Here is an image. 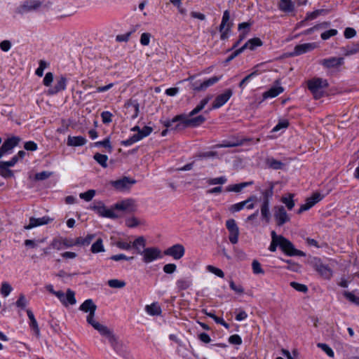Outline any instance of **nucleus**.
<instances>
[{
  "label": "nucleus",
  "mask_w": 359,
  "mask_h": 359,
  "mask_svg": "<svg viewBox=\"0 0 359 359\" xmlns=\"http://www.w3.org/2000/svg\"><path fill=\"white\" fill-rule=\"evenodd\" d=\"M113 208L114 211L117 210L121 211L134 212L136 209V205L133 199L128 198L115 203L113 206Z\"/></svg>",
  "instance_id": "nucleus-11"
},
{
  "label": "nucleus",
  "mask_w": 359,
  "mask_h": 359,
  "mask_svg": "<svg viewBox=\"0 0 359 359\" xmlns=\"http://www.w3.org/2000/svg\"><path fill=\"white\" fill-rule=\"evenodd\" d=\"M194 78L195 76H190L187 79L188 81H191V88L194 90H196V91H202L203 90V88L202 86V82L203 81H194Z\"/></svg>",
  "instance_id": "nucleus-46"
},
{
  "label": "nucleus",
  "mask_w": 359,
  "mask_h": 359,
  "mask_svg": "<svg viewBox=\"0 0 359 359\" xmlns=\"http://www.w3.org/2000/svg\"><path fill=\"white\" fill-rule=\"evenodd\" d=\"M344 63L343 57H332L321 60L320 64L327 69L339 67Z\"/></svg>",
  "instance_id": "nucleus-19"
},
{
  "label": "nucleus",
  "mask_w": 359,
  "mask_h": 359,
  "mask_svg": "<svg viewBox=\"0 0 359 359\" xmlns=\"http://www.w3.org/2000/svg\"><path fill=\"white\" fill-rule=\"evenodd\" d=\"M290 286L298 292L306 293L308 291V287L304 284H301L297 282H291Z\"/></svg>",
  "instance_id": "nucleus-58"
},
{
  "label": "nucleus",
  "mask_w": 359,
  "mask_h": 359,
  "mask_svg": "<svg viewBox=\"0 0 359 359\" xmlns=\"http://www.w3.org/2000/svg\"><path fill=\"white\" fill-rule=\"evenodd\" d=\"M125 108L126 109V114L130 118H136L140 113V104L137 100L130 99L125 103Z\"/></svg>",
  "instance_id": "nucleus-10"
},
{
  "label": "nucleus",
  "mask_w": 359,
  "mask_h": 359,
  "mask_svg": "<svg viewBox=\"0 0 359 359\" xmlns=\"http://www.w3.org/2000/svg\"><path fill=\"white\" fill-rule=\"evenodd\" d=\"M90 209L95 210L100 216L111 219H116L118 217L113 208H107L102 202H97L90 206Z\"/></svg>",
  "instance_id": "nucleus-6"
},
{
  "label": "nucleus",
  "mask_w": 359,
  "mask_h": 359,
  "mask_svg": "<svg viewBox=\"0 0 359 359\" xmlns=\"http://www.w3.org/2000/svg\"><path fill=\"white\" fill-rule=\"evenodd\" d=\"M145 311L150 316H160L162 312L161 306L156 302L147 305L145 306Z\"/></svg>",
  "instance_id": "nucleus-34"
},
{
  "label": "nucleus",
  "mask_w": 359,
  "mask_h": 359,
  "mask_svg": "<svg viewBox=\"0 0 359 359\" xmlns=\"http://www.w3.org/2000/svg\"><path fill=\"white\" fill-rule=\"evenodd\" d=\"M211 99L212 96L209 95L205 97L204 99L201 100L200 103L192 111L189 112V116L191 117L199 113L201 110L204 109L205 105L209 102V101Z\"/></svg>",
  "instance_id": "nucleus-32"
},
{
  "label": "nucleus",
  "mask_w": 359,
  "mask_h": 359,
  "mask_svg": "<svg viewBox=\"0 0 359 359\" xmlns=\"http://www.w3.org/2000/svg\"><path fill=\"white\" fill-rule=\"evenodd\" d=\"M269 206L270 203L262 202L260 208V212L262 219L264 220L266 224L269 223L271 219Z\"/></svg>",
  "instance_id": "nucleus-30"
},
{
  "label": "nucleus",
  "mask_w": 359,
  "mask_h": 359,
  "mask_svg": "<svg viewBox=\"0 0 359 359\" xmlns=\"http://www.w3.org/2000/svg\"><path fill=\"white\" fill-rule=\"evenodd\" d=\"M94 146L95 147H104V148L107 149V150L109 153H111V151L113 150V147L111 144L109 137H107L102 141H98V142H95Z\"/></svg>",
  "instance_id": "nucleus-40"
},
{
  "label": "nucleus",
  "mask_w": 359,
  "mask_h": 359,
  "mask_svg": "<svg viewBox=\"0 0 359 359\" xmlns=\"http://www.w3.org/2000/svg\"><path fill=\"white\" fill-rule=\"evenodd\" d=\"M95 191L93 189H90L86 192L81 193L79 194V197L86 201H90L95 196Z\"/></svg>",
  "instance_id": "nucleus-52"
},
{
  "label": "nucleus",
  "mask_w": 359,
  "mask_h": 359,
  "mask_svg": "<svg viewBox=\"0 0 359 359\" xmlns=\"http://www.w3.org/2000/svg\"><path fill=\"white\" fill-rule=\"evenodd\" d=\"M323 199V196L319 193L313 194L310 198H308L306 203L301 205L297 211L298 214H302L303 212L306 211L314 206L317 203Z\"/></svg>",
  "instance_id": "nucleus-12"
},
{
  "label": "nucleus",
  "mask_w": 359,
  "mask_h": 359,
  "mask_svg": "<svg viewBox=\"0 0 359 359\" xmlns=\"http://www.w3.org/2000/svg\"><path fill=\"white\" fill-rule=\"evenodd\" d=\"M327 86V81L322 78H315L308 81V88L316 99H319L323 96V90Z\"/></svg>",
  "instance_id": "nucleus-2"
},
{
  "label": "nucleus",
  "mask_w": 359,
  "mask_h": 359,
  "mask_svg": "<svg viewBox=\"0 0 359 359\" xmlns=\"http://www.w3.org/2000/svg\"><path fill=\"white\" fill-rule=\"evenodd\" d=\"M185 248L183 245L175 244L163 251V255L172 257L175 260H179L184 257Z\"/></svg>",
  "instance_id": "nucleus-7"
},
{
  "label": "nucleus",
  "mask_w": 359,
  "mask_h": 359,
  "mask_svg": "<svg viewBox=\"0 0 359 359\" xmlns=\"http://www.w3.org/2000/svg\"><path fill=\"white\" fill-rule=\"evenodd\" d=\"M177 270V265L175 264L170 263L166 264L163 267V271L165 273L172 274Z\"/></svg>",
  "instance_id": "nucleus-61"
},
{
  "label": "nucleus",
  "mask_w": 359,
  "mask_h": 359,
  "mask_svg": "<svg viewBox=\"0 0 359 359\" xmlns=\"http://www.w3.org/2000/svg\"><path fill=\"white\" fill-rule=\"evenodd\" d=\"M187 116H188L185 114H179L175 116L174 121L180 123H177L173 129L178 130L189 127V126H187V124L185 123V121L189 119L187 118Z\"/></svg>",
  "instance_id": "nucleus-35"
},
{
  "label": "nucleus",
  "mask_w": 359,
  "mask_h": 359,
  "mask_svg": "<svg viewBox=\"0 0 359 359\" xmlns=\"http://www.w3.org/2000/svg\"><path fill=\"white\" fill-rule=\"evenodd\" d=\"M50 248L57 250H61L63 249L64 248L62 242V237L53 238L50 243Z\"/></svg>",
  "instance_id": "nucleus-51"
},
{
  "label": "nucleus",
  "mask_w": 359,
  "mask_h": 359,
  "mask_svg": "<svg viewBox=\"0 0 359 359\" xmlns=\"http://www.w3.org/2000/svg\"><path fill=\"white\" fill-rule=\"evenodd\" d=\"M263 44L262 40L259 38H252L249 39L241 48L243 51H244L246 48H250V50H254L256 47L262 46Z\"/></svg>",
  "instance_id": "nucleus-31"
},
{
  "label": "nucleus",
  "mask_w": 359,
  "mask_h": 359,
  "mask_svg": "<svg viewBox=\"0 0 359 359\" xmlns=\"http://www.w3.org/2000/svg\"><path fill=\"white\" fill-rule=\"evenodd\" d=\"M76 302L75 298V293L71 289H67V292L65 294V303L66 305L65 306H67L68 305H74Z\"/></svg>",
  "instance_id": "nucleus-38"
},
{
  "label": "nucleus",
  "mask_w": 359,
  "mask_h": 359,
  "mask_svg": "<svg viewBox=\"0 0 359 359\" xmlns=\"http://www.w3.org/2000/svg\"><path fill=\"white\" fill-rule=\"evenodd\" d=\"M226 182V178L225 177H219L216 178H210L207 180V182L210 185L215 184H224Z\"/></svg>",
  "instance_id": "nucleus-59"
},
{
  "label": "nucleus",
  "mask_w": 359,
  "mask_h": 359,
  "mask_svg": "<svg viewBox=\"0 0 359 359\" xmlns=\"http://www.w3.org/2000/svg\"><path fill=\"white\" fill-rule=\"evenodd\" d=\"M93 158L97 161V163H99L102 168H107V160L108 157L107 155L101 154L100 153H96Z\"/></svg>",
  "instance_id": "nucleus-42"
},
{
  "label": "nucleus",
  "mask_w": 359,
  "mask_h": 359,
  "mask_svg": "<svg viewBox=\"0 0 359 359\" xmlns=\"http://www.w3.org/2000/svg\"><path fill=\"white\" fill-rule=\"evenodd\" d=\"M274 218L278 226H283L290 220V217L285 208L281 205L274 207Z\"/></svg>",
  "instance_id": "nucleus-9"
},
{
  "label": "nucleus",
  "mask_w": 359,
  "mask_h": 359,
  "mask_svg": "<svg viewBox=\"0 0 359 359\" xmlns=\"http://www.w3.org/2000/svg\"><path fill=\"white\" fill-rule=\"evenodd\" d=\"M359 52V43L353 44L351 46H347L346 49V55H351Z\"/></svg>",
  "instance_id": "nucleus-64"
},
{
  "label": "nucleus",
  "mask_w": 359,
  "mask_h": 359,
  "mask_svg": "<svg viewBox=\"0 0 359 359\" xmlns=\"http://www.w3.org/2000/svg\"><path fill=\"white\" fill-rule=\"evenodd\" d=\"M13 290L12 286L8 282L1 283L0 292L4 297H8Z\"/></svg>",
  "instance_id": "nucleus-47"
},
{
  "label": "nucleus",
  "mask_w": 359,
  "mask_h": 359,
  "mask_svg": "<svg viewBox=\"0 0 359 359\" xmlns=\"http://www.w3.org/2000/svg\"><path fill=\"white\" fill-rule=\"evenodd\" d=\"M153 131V129L150 126H144L142 129H140L139 133L137 134H134L136 137L138 138V141L142 140L143 138L149 136L151 132Z\"/></svg>",
  "instance_id": "nucleus-43"
},
{
  "label": "nucleus",
  "mask_w": 359,
  "mask_h": 359,
  "mask_svg": "<svg viewBox=\"0 0 359 359\" xmlns=\"http://www.w3.org/2000/svg\"><path fill=\"white\" fill-rule=\"evenodd\" d=\"M192 285V280L189 278H181L177 280L176 287L178 290H185Z\"/></svg>",
  "instance_id": "nucleus-33"
},
{
  "label": "nucleus",
  "mask_w": 359,
  "mask_h": 359,
  "mask_svg": "<svg viewBox=\"0 0 359 359\" xmlns=\"http://www.w3.org/2000/svg\"><path fill=\"white\" fill-rule=\"evenodd\" d=\"M266 163L270 168L274 170L282 169L283 166V163L281 161H278L273 158H267Z\"/></svg>",
  "instance_id": "nucleus-39"
},
{
  "label": "nucleus",
  "mask_w": 359,
  "mask_h": 359,
  "mask_svg": "<svg viewBox=\"0 0 359 359\" xmlns=\"http://www.w3.org/2000/svg\"><path fill=\"white\" fill-rule=\"evenodd\" d=\"M27 314L30 320V323H29L30 327L32 330H34L36 336L37 337H39L41 335L40 330H39L38 323L34 316L33 312L30 309H27Z\"/></svg>",
  "instance_id": "nucleus-26"
},
{
  "label": "nucleus",
  "mask_w": 359,
  "mask_h": 359,
  "mask_svg": "<svg viewBox=\"0 0 359 359\" xmlns=\"http://www.w3.org/2000/svg\"><path fill=\"white\" fill-rule=\"evenodd\" d=\"M281 201L286 205L289 210H291L294 207L292 194H289L287 197H282Z\"/></svg>",
  "instance_id": "nucleus-48"
},
{
  "label": "nucleus",
  "mask_w": 359,
  "mask_h": 359,
  "mask_svg": "<svg viewBox=\"0 0 359 359\" xmlns=\"http://www.w3.org/2000/svg\"><path fill=\"white\" fill-rule=\"evenodd\" d=\"M151 38V34L149 32H144L142 34L140 39V42L141 45L144 46H147L150 43V39Z\"/></svg>",
  "instance_id": "nucleus-60"
},
{
  "label": "nucleus",
  "mask_w": 359,
  "mask_h": 359,
  "mask_svg": "<svg viewBox=\"0 0 359 359\" xmlns=\"http://www.w3.org/2000/svg\"><path fill=\"white\" fill-rule=\"evenodd\" d=\"M138 254L142 257V261L145 264L151 263L162 257L161 250L156 247L144 248L143 250H138Z\"/></svg>",
  "instance_id": "nucleus-3"
},
{
  "label": "nucleus",
  "mask_w": 359,
  "mask_h": 359,
  "mask_svg": "<svg viewBox=\"0 0 359 359\" xmlns=\"http://www.w3.org/2000/svg\"><path fill=\"white\" fill-rule=\"evenodd\" d=\"M95 238L94 234H88L85 237H77L74 239L75 246L85 247L90 244L93 238Z\"/></svg>",
  "instance_id": "nucleus-28"
},
{
  "label": "nucleus",
  "mask_w": 359,
  "mask_h": 359,
  "mask_svg": "<svg viewBox=\"0 0 359 359\" xmlns=\"http://www.w3.org/2000/svg\"><path fill=\"white\" fill-rule=\"evenodd\" d=\"M315 43H306L303 44L297 45L292 55H299L308 52H310L316 48Z\"/></svg>",
  "instance_id": "nucleus-18"
},
{
  "label": "nucleus",
  "mask_w": 359,
  "mask_h": 359,
  "mask_svg": "<svg viewBox=\"0 0 359 359\" xmlns=\"http://www.w3.org/2000/svg\"><path fill=\"white\" fill-rule=\"evenodd\" d=\"M53 219L48 216H44L40 218L31 217L29 219V223L24 226L25 229L29 230L33 228L48 224Z\"/></svg>",
  "instance_id": "nucleus-15"
},
{
  "label": "nucleus",
  "mask_w": 359,
  "mask_h": 359,
  "mask_svg": "<svg viewBox=\"0 0 359 359\" xmlns=\"http://www.w3.org/2000/svg\"><path fill=\"white\" fill-rule=\"evenodd\" d=\"M20 139L18 137H12L7 139L2 144L3 149L7 153L11 151L20 142Z\"/></svg>",
  "instance_id": "nucleus-25"
},
{
  "label": "nucleus",
  "mask_w": 359,
  "mask_h": 359,
  "mask_svg": "<svg viewBox=\"0 0 359 359\" xmlns=\"http://www.w3.org/2000/svg\"><path fill=\"white\" fill-rule=\"evenodd\" d=\"M278 7L282 12L289 13L294 10V4L292 0H280Z\"/></svg>",
  "instance_id": "nucleus-23"
},
{
  "label": "nucleus",
  "mask_w": 359,
  "mask_h": 359,
  "mask_svg": "<svg viewBox=\"0 0 359 359\" xmlns=\"http://www.w3.org/2000/svg\"><path fill=\"white\" fill-rule=\"evenodd\" d=\"M205 121V118L202 115H199L198 116L189 118L185 121V123L187 126H189V127H197L203 124Z\"/></svg>",
  "instance_id": "nucleus-36"
},
{
  "label": "nucleus",
  "mask_w": 359,
  "mask_h": 359,
  "mask_svg": "<svg viewBox=\"0 0 359 359\" xmlns=\"http://www.w3.org/2000/svg\"><path fill=\"white\" fill-rule=\"evenodd\" d=\"M271 243L269 250L271 252H275L278 246H279V236L276 234L274 231L271 233Z\"/></svg>",
  "instance_id": "nucleus-41"
},
{
  "label": "nucleus",
  "mask_w": 359,
  "mask_h": 359,
  "mask_svg": "<svg viewBox=\"0 0 359 359\" xmlns=\"http://www.w3.org/2000/svg\"><path fill=\"white\" fill-rule=\"evenodd\" d=\"M207 270L219 278H222L224 277V273L222 271V270L214 266L208 265Z\"/></svg>",
  "instance_id": "nucleus-53"
},
{
  "label": "nucleus",
  "mask_w": 359,
  "mask_h": 359,
  "mask_svg": "<svg viewBox=\"0 0 359 359\" xmlns=\"http://www.w3.org/2000/svg\"><path fill=\"white\" fill-rule=\"evenodd\" d=\"M220 79V77H218V76H212L205 81H203L202 82V88H203V90H205V89H207L208 87L214 85L215 83H216L217 81H219Z\"/></svg>",
  "instance_id": "nucleus-50"
},
{
  "label": "nucleus",
  "mask_w": 359,
  "mask_h": 359,
  "mask_svg": "<svg viewBox=\"0 0 359 359\" xmlns=\"http://www.w3.org/2000/svg\"><path fill=\"white\" fill-rule=\"evenodd\" d=\"M134 32L135 30H132L123 34H118L116 36V40L118 42H127Z\"/></svg>",
  "instance_id": "nucleus-62"
},
{
  "label": "nucleus",
  "mask_w": 359,
  "mask_h": 359,
  "mask_svg": "<svg viewBox=\"0 0 359 359\" xmlns=\"http://www.w3.org/2000/svg\"><path fill=\"white\" fill-rule=\"evenodd\" d=\"M66 77L60 76L56 79L55 85L48 90L47 94L49 95H55L60 91L65 90L66 89Z\"/></svg>",
  "instance_id": "nucleus-13"
},
{
  "label": "nucleus",
  "mask_w": 359,
  "mask_h": 359,
  "mask_svg": "<svg viewBox=\"0 0 359 359\" xmlns=\"http://www.w3.org/2000/svg\"><path fill=\"white\" fill-rule=\"evenodd\" d=\"M135 183V180H131L129 177H124L122 179L114 181L111 182V184L114 188L119 191H123L130 188L132 184Z\"/></svg>",
  "instance_id": "nucleus-17"
},
{
  "label": "nucleus",
  "mask_w": 359,
  "mask_h": 359,
  "mask_svg": "<svg viewBox=\"0 0 359 359\" xmlns=\"http://www.w3.org/2000/svg\"><path fill=\"white\" fill-rule=\"evenodd\" d=\"M233 95L231 89L226 90L223 93L217 95L214 100L212 109H218L226 104Z\"/></svg>",
  "instance_id": "nucleus-14"
},
{
  "label": "nucleus",
  "mask_w": 359,
  "mask_h": 359,
  "mask_svg": "<svg viewBox=\"0 0 359 359\" xmlns=\"http://www.w3.org/2000/svg\"><path fill=\"white\" fill-rule=\"evenodd\" d=\"M126 282L118 279L108 280V285L112 288H123L126 286Z\"/></svg>",
  "instance_id": "nucleus-49"
},
{
  "label": "nucleus",
  "mask_w": 359,
  "mask_h": 359,
  "mask_svg": "<svg viewBox=\"0 0 359 359\" xmlns=\"http://www.w3.org/2000/svg\"><path fill=\"white\" fill-rule=\"evenodd\" d=\"M276 86L271 87L269 90L263 93L264 99L276 97L284 90V88L280 86V81H276Z\"/></svg>",
  "instance_id": "nucleus-20"
},
{
  "label": "nucleus",
  "mask_w": 359,
  "mask_h": 359,
  "mask_svg": "<svg viewBox=\"0 0 359 359\" xmlns=\"http://www.w3.org/2000/svg\"><path fill=\"white\" fill-rule=\"evenodd\" d=\"M79 309L85 313H88V315L86 317L87 323L97 330L100 335L107 338L111 346L114 348H116L119 343L118 338L111 330L95 319L97 306L94 304L93 300L90 299H86L80 306Z\"/></svg>",
  "instance_id": "nucleus-1"
},
{
  "label": "nucleus",
  "mask_w": 359,
  "mask_h": 359,
  "mask_svg": "<svg viewBox=\"0 0 359 359\" xmlns=\"http://www.w3.org/2000/svg\"><path fill=\"white\" fill-rule=\"evenodd\" d=\"M344 296L351 303L359 306V296H356L353 292L345 291Z\"/></svg>",
  "instance_id": "nucleus-45"
},
{
  "label": "nucleus",
  "mask_w": 359,
  "mask_h": 359,
  "mask_svg": "<svg viewBox=\"0 0 359 359\" xmlns=\"http://www.w3.org/2000/svg\"><path fill=\"white\" fill-rule=\"evenodd\" d=\"M252 268L253 273L256 275L264 273V271L262 269L260 263L256 259L252 261Z\"/></svg>",
  "instance_id": "nucleus-56"
},
{
  "label": "nucleus",
  "mask_w": 359,
  "mask_h": 359,
  "mask_svg": "<svg viewBox=\"0 0 359 359\" xmlns=\"http://www.w3.org/2000/svg\"><path fill=\"white\" fill-rule=\"evenodd\" d=\"M279 247L282 251L289 256L304 255V252L294 248V245L286 238L279 236Z\"/></svg>",
  "instance_id": "nucleus-5"
},
{
  "label": "nucleus",
  "mask_w": 359,
  "mask_h": 359,
  "mask_svg": "<svg viewBox=\"0 0 359 359\" xmlns=\"http://www.w3.org/2000/svg\"><path fill=\"white\" fill-rule=\"evenodd\" d=\"M86 142L87 140L83 136H69L67 144L69 147H81Z\"/></svg>",
  "instance_id": "nucleus-24"
},
{
  "label": "nucleus",
  "mask_w": 359,
  "mask_h": 359,
  "mask_svg": "<svg viewBox=\"0 0 359 359\" xmlns=\"http://www.w3.org/2000/svg\"><path fill=\"white\" fill-rule=\"evenodd\" d=\"M27 304V301L25 298V296L23 294H20L18 299L15 302V305L21 308L22 309H25Z\"/></svg>",
  "instance_id": "nucleus-63"
},
{
  "label": "nucleus",
  "mask_w": 359,
  "mask_h": 359,
  "mask_svg": "<svg viewBox=\"0 0 359 359\" xmlns=\"http://www.w3.org/2000/svg\"><path fill=\"white\" fill-rule=\"evenodd\" d=\"M318 348H320L328 356L333 358L334 355V353L333 350L326 344L324 343H318L317 344Z\"/></svg>",
  "instance_id": "nucleus-55"
},
{
  "label": "nucleus",
  "mask_w": 359,
  "mask_h": 359,
  "mask_svg": "<svg viewBox=\"0 0 359 359\" xmlns=\"http://www.w3.org/2000/svg\"><path fill=\"white\" fill-rule=\"evenodd\" d=\"M253 183H254L253 181H249V182H242V183H239V184H231V185H229L227 187L226 191L239 193L242 191L243 189H244L248 186L252 185Z\"/></svg>",
  "instance_id": "nucleus-29"
},
{
  "label": "nucleus",
  "mask_w": 359,
  "mask_h": 359,
  "mask_svg": "<svg viewBox=\"0 0 359 359\" xmlns=\"http://www.w3.org/2000/svg\"><path fill=\"white\" fill-rule=\"evenodd\" d=\"M42 5V2L39 0H27L25 1L20 7L19 13H23L36 11Z\"/></svg>",
  "instance_id": "nucleus-16"
},
{
  "label": "nucleus",
  "mask_w": 359,
  "mask_h": 359,
  "mask_svg": "<svg viewBox=\"0 0 359 359\" xmlns=\"http://www.w3.org/2000/svg\"><path fill=\"white\" fill-rule=\"evenodd\" d=\"M328 25H329L328 22H323L320 24H317L315 26H313V27H311V28L307 29L306 30L304 31V32L302 34H305V35L311 34L315 30H317V29L323 28V27H326Z\"/></svg>",
  "instance_id": "nucleus-57"
},
{
  "label": "nucleus",
  "mask_w": 359,
  "mask_h": 359,
  "mask_svg": "<svg viewBox=\"0 0 359 359\" xmlns=\"http://www.w3.org/2000/svg\"><path fill=\"white\" fill-rule=\"evenodd\" d=\"M233 26V22H230V12L226 10L223 13L221 24L219 30L221 33L220 39L226 40L229 38V32Z\"/></svg>",
  "instance_id": "nucleus-4"
},
{
  "label": "nucleus",
  "mask_w": 359,
  "mask_h": 359,
  "mask_svg": "<svg viewBox=\"0 0 359 359\" xmlns=\"http://www.w3.org/2000/svg\"><path fill=\"white\" fill-rule=\"evenodd\" d=\"M146 245V241L143 236H140L137 238L133 243L132 246L137 250L138 253V250H142L140 247L144 248Z\"/></svg>",
  "instance_id": "nucleus-44"
},
{
  "label": "nucleus",
  "mask_w": 359,
  "mask_h": 359,
  "mask_svg": "<svg viewBox=\"0 0 359 359\" xmlns=\"http://www.w3.org/2000/svg\"><path fill=\"white\" fill-rule=\"evenodd\" d=\"M265 63L262 62L260 64H258L255 65L253 69L252 73L247 75L239 83V87L243 88L244 87V85L250 81V79H252L254 76H256L259 75L261 72H264V70L262 69L263 66H264Z\"/></svg>",
  "instance_id": "nucleus-21"
},
{
  "label": "nucleus",
  "mask_w": 359,
  "mask_h": 359,
  "mask_svg": "<svg viewBox=\"0 0 359 359\" xmlns=\"http://www.w3.org/2000/svg\"><path fill=\"white\" fill-rule=\"evenodd\" d=\"M226 226L229 231V241L232 244H236L238 241L239 229L233 219H229L226 222Z\"/></svg>",
  "instance_id": "nucleus-8"
},
{
  "label": "nucleus",
  "mask_w": 359,
  "mask_h": 359,
  "mask_svg": "<svg viewBox=\"0 0 359 359\" xmlns=\"http://www.w3.org/2000/svg\"><path fill=\"white\" fill-rule=\"evenodd\" d=\"M90 250L93 253H99L104 252V247L102 238H98L92 245Z\"/></svg>",
  "instance_id": "nucleus-37"
},
{
  "label": "nucleus",
  "mask_w": 359,
  "mask_h": 359,
  "mask_svg": "<svg viewBox=\"0 0 359 359\" xmlns=\"http://www.w3.org/2000/svg\"><path fill=\"white\" fill-rule=\"evenodd\" d=\"M245 205H246V202L241 201V202L231 205L229 208V210L231 212L234 213V212H239L241 210H243Z\"/></svg>",
  "instance_id": "nucleus-54"
},
{
  "label": "nucleus",
  "mask_w": 359,
  "mask_h": 359,
  "mask_svg": "<svg viewBox=\"0 0 359 359\" xmlns=\"http://www.w3.org/2000/svg\"><path fill=\"white\" fill-rule=\"evenodd\" d=\"M316 270L325 279H330L332 276V269L327 265L321 263L316 264Z\"/></svg>",
  "instance_id": "nucleus-22"
},
{
  "label": "nucleus",
  "mask_w": 359,
  "mask_h": 359,
  "mask_svg": "<svg viewBox=\"0 0 359 359\" xmlns=\"http://www.w3.org/2000/svg\"><path fill=\"white\" fill-rule=\"evenodd\" d=\"M274 184L268 182L267 188L261 191L262 196V202L270 203V199L273 195Z\"/></svg>",
  "instance_id": "nucleus-27"
}]
</instances>
